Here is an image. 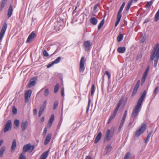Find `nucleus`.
I'll return each mask as SVG.
<instances>
[{
	"instance_id": "obj_13",
	"label": "nucleus",
	"mask_w": 159,
	"mask_h": 159,
	"mask_svg": "<svg viewBox=\"0 0 159 159\" xmlns=\"http://www.w3.org/2000/svg\"><path fill=\"white\" fill-rule=\"evenodd\" d=\"M28 125V122L27 120L22 121L21 123V127L22 128V131L24 132L27 128Z\"/></svg>"
},
{
	"instance_id": "obj_17",
	"label": "nucleus",
	"mask_w": 159,
	"mask_h": 159,
	"mask_svg": "<svg viewBox=\"0 0 159 159\" xmlns=\"http://www.w3.org/2000/svg\"><path fill=\"white\" fill-rule=\"evenodd\" d=\"M49 152L48 150L43 152L40 157V159H46Z\"/></svg>"
},
{
	"instance_id": "obj_46",
	"label": "nucleus",
	"mask_w": 159,
	"mask_h": 159,
	"mask_svg": "<svg viewBox=\"0 0 159 159\" xmlns=\"http://www.w3.org/2000/svg\"><path fill=\"white\" fill-rule=\"evenodd\" d=\"M158 87H156L155 88V89L154 91V93L155 94V95L158 92Z\"/></svg>"
},
{
	"instance_id": "obj_38",
	"label": "nucleus",
	"mask_w": 159,
	"mask_h": 159,
	"mask_svg": "<svg viewBox=\"0 0 159 159\" xmlns=\"http://www.w3.org/2000/svg\"><path fill=\"white\" fill-rule=\"evenodd\" d=\"M44 95L45 97H47L49 95V92L48 89H45L44 91Z\"/></svg>"
},
{
	"instance_id": "obj_22",
	"label": "nucleus",
	"mask_w": 159,
	"mask_h": 159,
	"mask_svg": "<svg viewBox=\"0 0 159 159\" xmlns=\"http://www.w3.org/2000/svg\"><path fill=\"white\" fill-rule=\"evenodd\" d=\"M112 149V147L110 145H107L105 148V150L106 151V153H107L111 152Z\"/></svg>"
},
{
	"instance_id": "obj_23",
	"label": "nucleus",
	"mask_w": 159,
	"mask_h": 159,
	"mask_svg": "<svg viewBox=\"0 0 159 159\" xmlns=\"http://www.w3.org/2000/svg\"><path fill=\"white\" fill-rule=\"evenodd\" d=\"M153 132L151 131L148 134L147 138L145 139V143H147L149 141V139L151 137V134H152Z\"/></svg>"
},
{
	"instance_id": "obj_26",
	"label": "nucleus",
	"mask_w": 159,
	"mask_h": 159,
	"mask_svg": "<svg viewBox=\"0 0 159 159\" xmlns=\"http://www.w3.org/2000/svg\"><path fill=\"white\" fill-rule=\"evenodd\" d=\"M131 154L129 152H127L125 154L123 159H131Z\"/></svg>"
},
{
	"instance_id": "obj_16",
	"label": "nucleus",
	"mask_w": 159,
	"mask_h": 159,
	"mask_svg": "<svg viewBox=\"0 0 159 159\" xmlns=\"http://www.w3.org/2000/svg\"><path fill=\"white\" fill-rule=\"evenodd\" d=\"M102 136V134L101 132H99L96 137L94 140V143H97L99 142L100 140L101 139Z\"/></svg>"
},
{
	"instance_id": "obj_33",
	"label": "nucleus",
	"mask_w": 159,
	"mask_h": 159,
	"mask_svg": "<svg viewBox=\"0 0 159 159\" xmlns=\"http://www.w3.org/2000/svg\"><path fill=\"white\" fill-rule=\"evenodd\" d=\"M132 4V1H129L128 2L127 7L126 8V11H127L129 10Z\"/></svg>"
},
{
	"instance_id": "obj_49",
	"label": "nucleus",
	"mask_w": 159,
	"mask_h": 159,
	"mask_svg": "<svg viewBox=\"0 0 159 159\" xmlns=\"http://www.w3.org/2000/svg\"><path fill=\"white\" fill-rule=\"evenodd\" d=\"M137 90H136L135 89H134L133 90V91L132 94L131 95L132 97H133L134 96V95H135L136 93L137 92Z\"/></svg>"
},
{
	"instance_id": "obj_30",
	"label": "nucleus",
	"mask_w": 159,
	"mask_h": 159,
	"mask_svg": "<svg viewBox=\"0 0 159 159\" xmlns=\"http://www.w3.org/2000/svg\"><path fill=\"white\" fill-rule=\"evenodd\" d=\"M121 17L119 16H117L116 21L115 24V26L116 27L119 23Z\"/></svg>"
},
{
	"instance_id": "obj_29",
	"label": "nucleus",
	"mask_w": 159,
	"mask_h": 159,
	"mask_svg": "<svg viewBox=\"0 0 159 159\" xmlns=\"http://www.w3.org/2000/svg\"><path fill=\"white\" fill-rule=\"evenodd\" d=\"M104 22V20L103 19L102 20L101 22L98 26V30L100 29L102 27Z\"/></svg>"
},
{
	"instance_id": "obj_2",
	"label": "nucleus",
	"mask_w": 159,
	"mask_h": 159,
	"mask_svg": "<svg viewBox=\"0 0 159 159\" xmlns=\"http://www.w3.org/2000/svg\"><path fill=\"white\" fill-rule=\"evenodd\" d=\"M155 59L154 61V66L156 67L159 58V44H156L153 48L151 52L150 59L152 61Z\"/></svg>"
},
{
	"instance_id": "obj_48",
	"label": "nucleus",
	"mask_w": 159,
	"mask_h": 159,
	"mask_svg": "<svg viewBox=\"0 0 159 159\" xmlns=\"http://www.w3.org/2000/svg\"><path fill=\"white\" fill-rule=\"evenodd\" d=\"M61 95L64 97V88H61Z\"/></svg>"
},
{
	"instance_id": "obj_64",
	"label": "nucleus",
	"mask_w": 159,
	"mask_h": 159,
	"mask_svg": "<svg viewBox=\"0 0 159 159\" xmlns=\"http://www.w3.org/2000/svg\"><path fill=\"white\" fill-rule=\"evenodd\" d=\"M85 159H92V158L91 157L88 156Z\"/></svg>"
},
{
	"instance_id": "obj_51",
	"label": "nucleus",
	"mask_w": 159,
	"mask_h": 159,
	"mask_svg": "<svg viewBox=\"0 0 159 159\" xmlns=\"http://www.w3.org/2000/svg\"><path fill=\"white\" fill-rule=\"evenodd\" d=\"M45 108V107H43V106H41L40 107L39 111H42L43 112Z\"/></svg>"
},
{
	"instance_id": "obj_15",
	"label": "nucleus",
	"mask_w": 159,
	"mask_h": 159,
	"mask_svg": "<svg viewBox=\"0 0 159 159\" xmlns=\"http://www.w3.org/2000/svg\"><path fill=\"white\" fill-rule=\"evenodd\" d=\"M51 137L52 134H49L47 135L44 142L45 145H46L51 140Z\"/></svg>"
},
{
	"instance_id": "obj_34",
	"label": "nucleus",
	"mask_w": 159,
	"mask_h": 159,
	"mask_svg": "<svg viewBox=\"0 0 159 159\" xmlns=\"http://www.w3.org/2000/svg\"><path fill=\"white\" fill-rule=\"evenodd\" d=\"M61 59V57H58L55 60L53 61V62L54 64L58 63L60 62Z\"/></svg>"
},
{
	"instance_id": "obj_40",
	"label": "nucleus",
	"mask_w": 159,
	"mask_h": 159,
	"mask_svg": "<svg viewBox=\"0 0 159 159\" xmlns=\"http://www.w3.org/2000/svg\"><path fill=\"white\" fill-rule=\"evenodd\" d=\"M14 123L15 125L17 126V127H18L20 125V122L19 120H15L14 121Z\"/></svg>"
},
{
	"instance_id": "obj_3",
	"label": "nucleus",
	"mask_w": 159,
	"mask_h": 159,
	"mask_svg": "<svg viewBox=\"0 0 159 159\" xmlns=\"http://www.w3.org/2000/svg\"><path fill=\"white\" fill-rule=\"evenodd\" d=\"M35 147L34 145H31L30 143H28L25 145L23 148V152L25 154V152L30 151L31 152L34 149Z\"/></svg>"
},
{
	"instance_id": "obj_39",
	"label": "nucleus",
	"mask_w": 159,
	"mask_h": 159,
	"mask_svg": "<svg viewBox=\"0 0 159 159\" xmlns=\"http://www.w3.org/2000/svg\"><path fill=\"white\" fill-rule=\"evenodd\" d=\"M139 83H140V81H139V80L137 82L134 87V89H135L137 90V89H138L139 87Z\"/></svg>"
},
{
	"instance_id": "obj_27",
	"label": "nucleus",
	"mask_w": 159,
	"mask_h": 159,
	"mask_svg": "<svg viewBox=\"0 0 159 159\" xmlns=\"http://www.w3.org/2000/svg\"><path fill=\"white\" fill-rule=\"evenodd\" d=\"M116 114L113 112V115L110 116L108 121V124H109L110 121H111V120L115 117Z\"/></svg>"
},
{
	"instance_id": "obj_53",
	"label": "nucleus",
	"mask_w": 159,
	"mask_h": 159,
	"mask_svg": "<svg viewBox=\"0 0 159 159\" xmlns=\"http://www.w3.org/2000/svg\"><path fill=\"white\" fill-rule=\"evenodd\" d=\"M54 64L53 62L52 61V63L49 64L48 65H47V68H49L51 67Z\"/></svg>"
},
{
	"instance_id": "obj_14",
	"label": "nucleus",
	"mask_w": 159,
	"mask_h": 159,
	"mask_svg": "<svg viewBox=\"0 0 159 159\" xmlns=\"http://www.w3.org/2000/svg\"><path fill=\"white\" fill-rule=\"evenodd\" d=\"M123 98L121 99L118 102V103L117 105V107H116L115 111L114 112V113L116 114L118 110L119 109V107H120V105H121L123 102Z\"/></svg>"
},
{
	"instance_id": "obj_12",
	"label": "nucleus",
	"mask_w": 159,
	"mask_h": 159,
	"mask_svg": "<svg viewBox=\"0 0 159 159\" xmlns=\"http://www.w3.org/2000/svg\"><path fill=\"white\" fill-rule=\"evenodd\" d=\"M91 46V43L89 41L84 42L83 44V46L85 48L86 51H88L90 49Z\"/></svg>"
},
{
	"instance_id": "obj_37",
	"label": "nucleus",
	"mask_w": 159,
	"mask_h": 159,
	"mask_svg": "<svg viewBox=\"0 0 159 159\" xmlns=\"http://www.w3.org/2000/svg\"><path fill=\"white\" fill-rule=\"evenodd\" d=\"M7 0H3L1 5V8L3 9L5 5L7 2Z\"/></svg>"
},
{
	"instance_id": "obj_58",
	"label": "nucleus",
	"mask_w": 159,
	"mask_h": 159,
	"mask_svg": "<svg viewBox=\"0 0 159 159\" xmlns=\"http://www.w3.org/2000/svg\"><path fill=\"white\" fill-rule=\"evenodd\" d=\"M52 123L49 122H48V126L49 128L52 125Z\"/></svg>"
},
{
	"instance_id": "obj_43",
	"label": "nucleus",
	"mask_w": 159,
	"mask_h": 159,
	"mask_svg": "<svg viewBox=\"0 0 159 159\" xmlns=\"http://www.w3.org/2000/svg\"><path fill=\"white\" fill-rule=\"evenodd\" d=\"M12 112L14 114H16L17 112V109L14 106L12 107Z\"/></svg>"
},
{
	"instance_id": "obj_10",
	"label": "nucleus",
	"mask_w": 159,
	"mask_h": 159,
	"mask_svg": "<svg viewBox=\"0 0 159 159\" xmlns=\"http://www.w3.org/2000/svg\"><path fill=\"white\" fill-rule=\"evenodd\" d=\"M36 37V34L34 32H32L28 36L26 43H30Z\"/></svg>"
},
{
	"instance_id": "obj_1",
	"label": "nucleus",
	"mask_w": 159,
	"mask_h": 159,
	"mask_svg": "<svg viewBox=\"0 0 159 159\" xmlns=\"http://www.w3.org/2000/svg\"><path fill=\"white\" fill-rule=\"evenodd\" d=\"M146 94V91L145 90H144L140 97L139 99L137 104L132 112L131 118L130 120V121L129 124V126H131L133 124V122L134 121L135 118L138 116L140 111V110L141 108L142 103L144 99Z\"/></svg>"
},
{
	"instance_id": "obj_7",
	"label": "nucleus",
	"mask_w": 159,
	"mask_h": 159,
	"mask_svg": "<svg viewBox=\"0 0 159 159\" xmlns=\"http://www.w3.org/2000/svg\"><path fill=\"white\" fill-rule=\"evenodd\" d=\"M7 27L6 23H4L0 33V41L1 40L3 37Z\"/></svg>"
},
{
	"instance_id": "obj_50",
	"label": "nucleus",
	"mask_w": 159,
	"mask_h": 159,
	"mask_svg": "<svg viewBox=\"0 0 159 159\" xmlns=\"http://www.w3.org/2000/svg\"><path fill=\"white\" fill-rule=\"evenodd\" d=\"M105 74L108 76V78L109 79L111 77V75L109 72L108 71H106L105 72Z\"/></svg>"
},
{
	"instance_id": "obj_45",
	"label": "nucleus",
	"mask_w": 159,
	"mask_h": 159,
	"mask_svg": "<svg viewBox=\"0 0 159 159\" xmlns=\"http://www.w3.org/2000/svg\"><path fill=\"white\" fill-rule=\"evenodd\" d=\"M90 102H91V100L90 99V98H89V101H88V105L87 108V109H86V112H88V110H89V107L90 104Z\"/></svg>"
},
{
	"instance_id": "obj_44",
	"label": "nucleus",
	"mask_w": 159,
	"mask_h": 159,
	"mask_svg": "<svg viewBox=\"0 0 159 159\" xmlns=\"http://www.w3.org/2000/svg\"><path fill=\"white\" fill-rule=\"evenodd\" d=\"M58 102L57 101H56L55 102L54 104V106H53V109L54 110L57 107L58 105Z\"/></svg>"
},
{
	"instance_id": "obj_60",
	"label": "nucleus",
	"mask_w": 159,
	"mask_h": 159,
	"mask_svg": "<svg viewBox=\"0 0 159 159\" xmlns=\"http://www.w3.org/2000/svg\"><path fill=\"white\" fill-rule=\"evenodd\" d=\"M43 112L39 111V117H40L41 115H42Z\"/></svg>"
},
{
	"instance_id": "obj_6",
	"label": "nucleus",
	"mask_w": 159,
	"mask_h": 159,
	"mask_svg": "<svg viewBox=\"0 0 159 159\" xmlns=\"http://www.w3.org/2000/svg\"><path fill=\"white\" fill-rule=\"evenodd\" d=\"M85 61L84 58V57H81L80 63L79 71L80 72H83L84 70Z\"/></svg>"
},
{
	"instance_id": "obj_25",
	"label": "nucleus",
	"mask_w": 159,
	"mask_h": 159,
	"mask_svg": "<svg viewBox=\"0 0 159 159\" xmlns=\"http://www.w3.org/2000/svg\"><path fill=\"white\" fill-rule=\"evenodd\" d=\"M123 35L121 34H119L117 38V41L119 42H120L123 40Z\"/></svg>"
},
{
	"instance_id": "obj_18",
	"label": "nucleus",
	"mask_w": 159,
	"mask_h": 159,
	"mask_svg": "<svg viewBox=\"0 0 159 159\" xmlns=\"http://www.w3.org/2000/svg\"><path fill=\"white\" fill-rule=\"evenodd\" d=\"M13 10L12 7V6L11 4L10 5L9 7L8 10L7 16L8 18H9L11 16Z\"/></svg>"
},
{
	"instance_id": "obj_55",
	"label": "nucleus",
	"mask_w": 159,
	"mask_h": 159,
	"mask_svg": "<svg viewBox=\"0 0 159 159\" xmlns=\"http://www.w3.org/2000/svg\"><path fill=\"white\" fill-rule=\"evenodd\" d=\"M98 5H95L93 7V10L95 11V12L97 11V8Z\"/></svg>"
},
{
	"instance_id": "obj_4",
	"label": "nucleus",
	"mask_w": 159,
	"mask_h": 159,
	"mask_svg": "<svg viewBox=\"0 0 159 159\" xmlns=\"http://www.w3.org/2000/svg\"><path fill=\"white\" fill-rule=\"evenodd\" d=\"M147 125L145 124H143L140 128L135 133V136L136 137L139 136L143 134L145 130Z\"/></svg>"
},
{
	"instance_id": "obj_8",
	"label": "nucleus",
	"mask_w": 159,
	"mask_h": 159,
	"mask_svg": "<svg viewBox=\"0 0 159 159\" xmlns=\"http://www.w3.org/2000/svg\"><path fill=\"white\" fill-rule=\"evenodd\" d=\"M11 121L10 120H9L7 121L5 125L4 132L6 133L9 130H11Z\"/></svg>"
},
{
	"instance_id": "obj_63",
	"label": "nucleus",
	"mask_w": 159,
	"mask_h": 159,
	"mask_svg": "<svg viewBox=\"0 0 159 159\" xmlns=\"http://www.w3.org/2000/svg\"><path fill=\"white\" fill-rule=\"evenodd\" d=\"M149 21V20L147 19H145L144 22V23H145L148 22Z\"/></svg>"
},
{
	"instance_id": "obj_59",
	"label": "nucleus",
	"mask_w": 159,
	"mask_h": 159,
	"mask_svg": "<svg viewBox=\"0 0 159 159\" xmlns=\"http://www.w3.org/2000/svg\"><path fill=\"white\" fill-rule=\"evenodd\" d=\"M77 8V7H75V9L72 12V14L73 15L75 14V13L76 12V9Z\"/></svg>"
},
{
	"instance_id": "obj_62",
	"label": "nucleus",
	"mask_w": 159,
	"mask_h": 159,
	"mask_svg": "<svg viewBox=\"0 0 159 159\" xmlns=\"http://www.w3.org/2000/svg\"><path fill=\"white\" fill-rule=\"evenodd\" d=\"M147 75H145V74H143V76L142 77V78H143V79H146V77H147Z\"/></svg>"
},
{
	"instance_id": "obj_19",
	"label": "nucleus",
	"mask_w": 159,
	"mask_h": 159,
	"mask_svg": "<svg viewBox=\"0 0 159 159\" xmlns=\"http://www.w3.org/2000/svg\"><path fill=\"white\" fill-rule=\"evenodd\" d=\"M90 21L91 23L93 25H96L98 22L97 19L94 17L91 18L90 19Z\"/></svg>"
},
{
	"instance_id": "obj_11",
	"label": "nucleus",
	"mask_w": 159,
	"mask_h": 159,
	"mask_svg": "<svg viewBox=\"0 0 159 159\" xmlns=\"http://www.w3.org/2000/svg\"><path fill=\"white\" fill-rule=\"evenodd\" d=\"M113 133H111V131L109 129H108L105 134V140L109 141L113 135Z\"/></svg>"
},
{
	"instance_id": "obj_47",
	"label": "nucleus",
	"mask_w": 159,
	"mask_h": 159,
	"mask_svg": "<svg viewBox=\"0 0 159 159\" xmlns=\"http://www.w3.org/2000/svg\"><path fill=\"white\" fill-rule=\"evenodd\" d=\"M149 67L148 66L147 67V68L146 69V70L144 73V74L147 75L149 71Z\"/></svg>"
},
{
	"instance_id": "obj_31",
	"label": "nucleus",
	"mask_w": 159,
	"mask_h": 159,
	"mask_svg": "<svg viewBox=\"0 0 159 159\" xmlns=\"http://www.w3.org/2000/svg\"><path fill=\"white\" fill-rule=\"evenodd\" d=\"M153 2V1H152L148 2L145 5V7L147 8H149L150 6L152 4Z\"/></svg>"
},
{
	"instance_id": "obj_42",
	"label": "nucleus",
	"mask_w": 159,
	"mask_h": 159,
	"mask_svg": "<svg viewBox=\"0 0 159 159\" xmlns=\"http://www.w3.org/2000/svg\"><path fill=\"white\" fill-rule=\"evenodd\" d=\"M43 55L44 57H48L49 54L46 50H44L43 51Z\"/></svg>"
},
{
	"instance_id": "obj_24",
	"label": "nucleus",
	"mask_w": 159,
	"mask_h": 159,
	"mask_svg": "<svg viewBox=\"0 0 159 159\" xmlns=\"http://www.w3.org/2000/svg\"><path fill=\"white\" fill-rule=\"evenodd\" d=\"M6 148L5 146H2L1 147L0 150V157H2L3 152L5 151Z\"/></svg>"
},
{
	"instance_id": "obj_56",
	"label": "nucleus",
	"mask_w": 159,
	"mask_h": 159,
	"mask_svg": "<svg viewBox=\"0 0 159 159\" xmlns=\"http://www.w3.org/2000/svg\"><path fill=\"white\" fill-rule=\"evenodd\" d=\"M46 104H47V101L46 100H44L43 102V104L42 106H43V107H44L46 108Z\"/></svg>"
},
{
	"instance_id": "obj_35",
	"label": "nucleus",
	"mask_w": 159,
	"mask_h": 159,
	"mask_svg": "<svg viewBox=\"0 0 159 159\" xmlns=\"http://www.w3.org/2000/svg\"><path fill=\"white\" fill-rule=\"evenodd\" d=\"M124 7H120V9L118 12L117 16H122V15H121V13L123 10Z\"/></svg>"
},
{
	"instance_id": "obj_20",
	"label": "nucleus",
	"mask_w": 159,
	"mask_h": 159,
	"mask_svg": "<svg viewBox=\"0 0 159 159\" xmlns=\"http://www.w3.org/2000/svg\"><path fill=\"white\" fill-rule=\"evenodd\" d=\"M117 51L119 53H123L126 50V48L125 47H119L117 48Z\"/></svg>"
},
{
	"instance_id": "obj_41",
	"label": "nucleus",
	"mask_w": 159,
	"mask_h": 159,
	"mask_svg": "<svg viewBox=\"0 0 159 159\" xmlns=\"http://www.w3.org/2000/svg\"><path fill=\"white\" fill-rule=\"evenodd\" d=\"M54 115L53 114H52L51 115L50 119L49 120L48 122L51 123H52V122L54 120Z\"/></svg>"
},
{
	"instance_id": "obj_32",
	"label": "nucleus",
	"mask_w": 159,
	"mask_h": 159,
	"mask_svg": "<svg viewBox=\"0 0 159 159\" xmlns=\"http://www.w3.org/2000/svg\"><path fill=\"white\" fill-rule=\"evenodd\" d=\"M59 88V84H57L54 87V92L55 93H57Z\"/></svg>"
},
{
	"instance_id": "obj_52",
	"label": "nucleus",
	"mask_w": 159,
	"mask_h": 159,
	"mask_svg": "<svg viewBox=\"0 0 159 159\" xmlns=\"http://www.w3.org/2000/svg\"><path fill=\"white\" fill-rule=\"evenodd\" d=\"M47 128L46 127L45 128L44 131H43V136H44L46 135V134L47 133Z\"/></svg>"
},
{
	"instance_id": "obj_36",
	"label": "nucleus",
	"mask_w": 159,
	"mask_h": 159,
	"mask_svg": "<svg viewBox=\"0 0 159 159\" xmlns=\"http://www.w3.org/2000/svg\"><path fill=\"white\" fill-rule=\"evenodd\" d=\"M19 159H26V157L24 153H21L20 154Z\"/></svg>"
},
{
	"instance_id": "obj_28",
	"label": "nucleus",
	"mask_w": 159,
	"mask_h": 159,
	"mask_svg": "<svg viewBox=\"0 0 159 159\" xmlns=\"http://www.w3.org/2000/svg\"><path fill=\"white\" fill-rule=\"evenodd\" d=\"M95 90V85L94 84H92L91 89V96H93V95Z\"/></svg>"
},
{
	"instance_id": "obj_54",
	"label": "nucleus",
	"mask_w": 159,
	"mask_h": 159,
	"mask_svg": "<svg viewBox=\"0 0 159 159\" xmlns=\"http://www.w3.org/2000/svg\"><path fill=\"white\" fill-rule=\"evenodd\" d=\"M123 124L124 123H120L118 129V130L119 131H120V129H121V128H122V127L123 126Z\"/></svg>"
},
{
	"instance_id": "obj_9",
	"label": "nucleus",
	"mask_w": 159,
	"mask_h": 159,
	"mask_svg": "<svg viewBox=\"0 0 159 159\" xmlns=\"http://www.w3.org/2000/svg\"><path fill=\"white\" fill-rule=\"evenodd\" d=\"M37 80V77L35 76L31 78L28 84L27 87L30 88L34 86L36 83V81Z\"/></svg>"
},
{
	"instance_id": "obj_21",
	"label": "nucleus",
	"mask_w": 159,
	"mask_h": 159,
	"mask_svg": "<svg viewBox=\"0 0 159 159\" xmlns=\"http://www.w3.org/2000/svg\"><path fill=\"white\" fill-rule=\"evenodd\" d=\"M16 140L15 139H13L12 144L11 146V149L12 150H14L16 149Z\"/></svg>"
},
{
	"instance_id": "obj_5",
	"label": "nucleus",
	"mask_w": 159,
	"mask_h": 159,
	"mask_svg": "<svg viewBox=\"0 0 159 159\" xmlns=\"http://www.w3.org/2000/svg\"><path fill=\"white\" fill-rule=\"evenodd\" d=\"M32 93V91L30 89L26 91L25 93V102L27 103L29 101Z\"/></svg>"
},
{
	"instance_id": "obj_57",
	"label": "nucleus",
	"mask_w": 159,
	"mask_h": 159,
	"mask_svg": "<svg viewBox=\"0 0 159 159\" xmlns=\"http://www.w3.org/2000/svg\"><path fill=\"white\" fill-rule=\"evenodd\" d=\"M33 112L34 115H36L37 113V109H34L33 110Z\"/></svg>"
},
{
	"instance_id": "obj_61",
	"label": "nucleus",
	"mask_w": 159,
	"mask_h": 159,
	"mask_svg": "<svg viewBox=\"0 0 159 159\" xmlns=\"http://www.w3.org/2000/svg\"><path fill=\"white\" fill-rule=\"evenodd\" d=\"M146 79H143V78H142V79H141V82L142 83V84H143L144 81H145Z\"/></svg>"
}]
</instances>
